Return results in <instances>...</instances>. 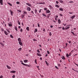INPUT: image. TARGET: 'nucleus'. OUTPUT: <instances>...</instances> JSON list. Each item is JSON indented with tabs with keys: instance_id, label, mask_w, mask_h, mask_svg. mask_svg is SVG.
<instances>
[{
	"instance_id": "338daca9",
	"label": "nucleus",
	"mask_w": 78,
	"mask_h": 78,
	"mask_svg": "<svg viewBox=\"0 0 78 78\" xmlns=\"http://www.w3.org/2000/svg\"><path fill=\"white\" fill-rule=\"evenodd\" d=\"M56 18H58V15H56L55 16V17Z\"/></svg>"
},
{
	"instance_id": "423d86ee",
	"label": "nucleus",
	"mask_w": 78,
	"mask_h": 78,
	"mask_svg": "<svg viewBox=\"0 0 78 78\" xmlns=\"http://www.w3.org/2000/svg\"><path fill=\"white\" fill-rule=\"evenodd\" d=\"M4 33L5 34V35H8V34H9V33H8V32L5 30L4 31Z\"/></svg>"
},
{
	"instance_id": "f3484780",
	"label": "nucleus",
	"mask_w": 78,
	"mask_h": 78,
	"mask_svg": "<svg viewBox=\"0 0 78 78\" xmlns=\"http://www.w3.org/2000/svg\"><path fill=\"white\" fill-rule=\"evenodd\" d=\"M16 72L15 71H12L10 72V73H16Z\"/></svg>"
},
{
	"instance_id": "dca6fc26",
	"label": "nucleus",
	"mask_w": 78,
	"mask_h": 78,
	"mask_svg": "<svg viewBox=\"0 0 78 78\" xmlns=\"http://www.w3.org/2000/svg\"><path fill=\"white\" fill-rule=\"evenodd\" d=\"M5 30L9 33H10V31H9V30L8 29H6Z\"/></svg>"
},
{
	"instance_id": "f704fd0d",
	"label": "nucleus",
	"mask_w": 78,
	"mask_h": 78,
	"mask_svg": "<svg viewBox=\"0 0 78 78\" xmlns=\"http://www.w3.org/2000/svg\"><path fill=\"white\" fill-rule=\"evenodd\" d=\"M49 35L50 36H51L52 34H51V32H49Z\"/></svg>"
},
{
	"instance_id": "37998d69",
	"label": "nucleus",
	"mask_w": 78,
	"mask_h": 78,
	"mask_svg": "<svg viewBox=\"0 0 78 78\" xmlns=\"http://www.w3.org/2000/svg\"><path fill=\"white\" fill-rule=\"evenodd\" d=\"M1 30H2V31H4L5 30H4V29L3 28H1Z\"/></svg>"
},
{
	"instance_id": "5fc2aeb1",
	"label": "nucleus",
	"mask_w": 78,
	"mask_h": 78,
	"mask_svg": "<svg viewBox=\"0 0 78 78\" xmlns=\"http://www.w3.org/2000/svg\"><path fill=\"white\" fill-rule=\"evenodd\" d=\"M37 51L38 53H40V51H39V49L37 50Z\"/></svg>"
},
{
	"instance_id": "c85d7f7f",
	"label": "nucleus",
	"mask_w": 78,
	"mask_h": 78,
	"mask_svg": "<svg viewBox=\"0 0 78 78\" xmlns=\"http://www.w3.org/2000/svg\"><path fill=\"white\" fill-rule=\"evenodd\" d=\"M37 29H35V30L34 31V33H36V32H37Z\"/></svg>"
},
{
	"instance_id": "a19ab883",
	"label": "nucleus",
	"mask_w": 78,
	"mask_h": 78,
	"mask_svg": "<svg viewBox=\"0 0 78 78\" xmlns=\"http://www.w3.org/2000/svg\"><path fill=\"white\" fill-rule=\"evenodd\" d=\"M17 11H18L19 12H22V11L20 9H19L18 10H17Z\"/></svg>"
},
{
	"instance_id": "6e6552de",
	"label": "nucleus",
	"mask_w": 78,
	"mask_h": 78,
	"mask_svg": "<svg viewBox=\"0 0 78 78\" xmlns=\"http://www.w3.org/2000/svg\"><path fill=\"white\" fill-rule=\"evenodd\" d=\"M48 7H49V9H50V10L51 9H53V7H52V6H51V5H49Z\"/></svg>"
},
{
	"instance_id": "e2e57ef3",
	"label": "nucleus",
	"mask_w": 78,
	"mask_h": 78,
	"mask_svg": "<svg viewBox=\"0 0 78 78\" xmlns=\"http://www.w3.org/2000/svg\"><path fill=\"white\" fill-rule=\"evenodd\" d=\"M50 28H53V26L52 25H51L50 27Z\"/></svg>"
},
{
	"instance_id": "4d7b16f0",
	"label": "nucleus",
	"mask_w": 78,
	"mask_h": 78,
	"mask_svg": "<svg viewBox=\"0 0 78 78\" xmlns=\"http://www.w3.org/2000/svg\"><path fill=\"white\" fill-rule=\"evenodd\" d=\"M55 20H58V18L55 17Z\"/></svg>"
},
{
	"instance_id": "b1692460",
	"label": "nucleus",
	"mask_w": 78,
	"mask_h": 78,
	"mask_svg": "<svg viewBox=\"0 0 78 78\" xmlns=\"http://www.w3.org/2000/svg\"><path fill=\"white\" fill-rule=\"evenodd\" d=\"M45 3L44 2H39V3H38V4H45Z\"/></svg>"
},
{
	"instance_id": "5701e85b",
	"label": "nucleus",
	"mask_w": 78,
	"mask_h": 78,
	"mask_svg": "<svg viewBox=\"0 0 78 78\" xmlns=\"http://www.w3.org/2000/svg\"><path fill=\"white\" fill-rule=\"evenodd\" d=\"M59 10L60 11H63L64 10H63V9L62 8H60V9H59Z\"/></svg>"
},
{
	"instance_id": "412c9836",
	"label": "nucleus",
	"mask_w": 78,
	"mask_h": 78,
	"mask_svg": "<svg viewBox=\"0 0 78 78\" xmlns=\"http://www.w3.org/2000/svg\"><path fill=\"white\" fill-rule=\"evenodd\" d=\"M24 62L25 63H27V62H28V60H23Z\"/></svg>"
},
{
	"instance_id": "393cba45",
	"label": "nucleus",
	"mask_w": 78,
	"mask_h": 78,
	"mask_svg": "<svg viewBox=\"0 0 78 78\" xmlns=\"http://www.w3.org/2000/svg\"><path fill=\"white\" fill-rule=\"evenodd\" d=\"M34 11H35V14H36V13H37V9H35Z\"/></svg>"
},
{
	"instance_id": "49530a36",
	"label": "nucleus",
	"mask_w": 78,
	"mask_h": 78,
	"mask_svg": "<svg viewBox=\"0 0 78 78\" xmlns=\"http://www.w3.org/2000/svg\"><path fill=\"white\" fill-rule=\"evenodd\" d=\"M41 10H42V9H40L39 10V13H41Z\"/></svg>"
},
{
	"instance_id": "473e14b6",
	"label": "nucleus",
	"mask_w": 78,
	"mask_h": 78,
	"mask_svg": "<svg viewBox=\"0 0 78 78\" xmlns=\"http://www.w3.org/2000/svg\"><path fill=\"white\" fill-rule=\"evenodd\" d=\"M55 7H56V8H59V6L58 5H55Z\"/></svg>"
},
{
	"instance_id": "3c124183",
	"label": "nucleus",
	"mask_w": 78,
	"mask_h": 78,
	"mask_svg": "<svg viewBox=\"0 0 78 78\" xmlns=\"http://www.w3.org/2000/svg\"><path fill=\"white\" fill-rule=\"evenodd\" d=\"M69 3H73V1H69Z\"/></svg>"
},
{
	"instance_id": "9b49d317",
	"label": "nucleus",
	"mask_w": 78,
	"mask_h": 78,
	"mask_svg": "<svg viewBox=\"0 0 78 78\" xmlns=\"http://www.w3.org/2000/svg\"><path fill=\"white\" fill-rule=\"evenodd\" d=\"M76 17V16L75 15H73V16H72L71 17L72 19H73L74 18H75Z\"/></svg>"
},
{
	"instance_id": "680f3d73",
	"label": "nucleus",
	"mask_w": 78,
	"mask_h": 78,
	"mask_svg": "<svg viewBox=\"0 0 78 78\" xmlns=\"http://www.w3.org/2000/svg\"><path fill=\"white\" fill-rule=\"evenodd\" d=\"M12 78H15V75H13L12 76Z\"/></svg>"
},
{
	"instance_id": "a878e982",
	"label": "nucleus",
	"mask_w": 78,
	"mask_h": 78,
	"mask_svg": "<svg viewBox=\"0 0 78 78\" xmlns=\"http://www.w3.org/2000/svg\"><path fill=\"white\" fill-rule=\"evenodd\" d=\"M0 44H1V45H2V46H4V44H3L2 42H0Z\"/></svg>"
},
{
	"instance_id": "864d4df0",
	"label": "nucleus",
	"mask_w": 78,
	"mask_h": 78,
	"mask_svg": "<svg viewBox=\"0 0 78 78\" xmlns=\"http://www.w3.org/2000/svg\"><path fill=\"white\" fill-rule=\"evenodd\" d=\"M23 14H27V12H25Z\"/></svg>"
},
{
	"instance_id": "69168bd1",
	"label": "nucleus",
	"mask_w": 78,
	"mask_h": 78,
	"mask_svg": "<svg viewBox=\"0 0 78 78\" xmlns=\"http://www.w3.org/2000/svg\"><path fill=\"white\" fill-rule=\"evenodd\" d=\"M59 15L61 16H63V15H62V14H59Z\"/></svg>"
},
{
	"instance_id": "de8ad7c7",
	"label": "nucleus",
	"mask_w": 78,
	"mask_h": 78,
	"mask_svg": "<svg viewBox=\"0 0 78 78\" xmlns=\"http://www.w3.org/2000/svg\"><path fill=\"white\" fill-rule=\"evenodd\" d=\"M37 26L38 28H40V25H39V23H37Z\"/></svg>"
},
{
	"instance_id": "13d9d810",
	"label": "nucleus",
	"mask_w": 78,
	"mask_h": 78,
	"mask_svg": "<svg viewBox=\"0 0 78 78\" xmlns=\"http://www.w3.org/2000/svg\"><path fill=\"white\" fill-rule=\"evenodd\" d=\"M47 52L48 54H50V52H49V51H47Z\"/></svg>"
},
{
	"instance_id": "2f4dec72",
	"label": "nucleus",
	"mask_w": 78,
	"mask_h": 78,
	"mask_svg": "<svg viewBox=\"0 0 78 78\" xmlns=\"http://www.w3.org/2000/svg\"><path fill=\"white\" fill-rule=\"evenodd\" d=\"M34 62H35V64H37V59H35L34 60Z\"/></svg>"
},
{
	"instance_id": "774afa93",
	"label": "nucleus",
	"mask_w": 78,
	"mask_h": 78,
	"mask_svg": "<svg viewBox=\"0 0 78 78\" xmlns=\"http://www.w3.org/2000/svg\"><path fill=\"white\" fill-rule=\"evenodd\" d=\"M53 22H54V23H56V21L55 20H53Z\"/></svg>"
},
{
	"instance_id": "c03bdc74",
	"label": "nucleus",
	"mask_w": 78,
	"mask_h": 78,
	"mask_svg": "<svg viewBox=\"0 0 78 78\" xmlns=\"http://www.w3.org/2000/svg\"><path fill=\"white\" fill-rule=\"evenodd\" d=\"M16 3L18 5H19V4H20V2H16Z\"/></svg>"
},
{
	"instance_id": "79ce46f5",
	"label": "nucleus",
	"mask_w": 78,
	"mask_h": 78,
	"mask_svg": "<svg viewBox=\"0 0 78 78\" xmlns=\"http://www.w3.org/2000/svg\"><path fill=\"white\" fill-rule=\"evenodd\" d=\"M44 11H47V8H44Z\"/></svg>"
},
{
	"instance_id": "72a5a7b5",
	"label": "nucleus",
	"mask_w": 78,
	"mask_h": 78,
	"mask_svg": "<svg viewBox=\"0 0 78 78\" xmlns=\"http://www.w3.org/2000/svg\"><path fill=\"white\" fill-rule=\"evenodd\" d=\"M71 55H68V54H66V57H69V56H71Z\"/></svg>"
},
{
	"instance_id": "4468645a",
	"label": "nucleus",
	"mask_w": 78,
	"mask_h": 78,
	"mask_svg": "<svg viewBox=\"0 0 78 78\" xmlns=\"http://www.w3.org/2000/svg\"><path fill=\"white\" fill-rule=\"evenodd\" d=\"M0 3L1 5H3V0H0Z\"/></svg>"
},
{
	"instance_id": "f8f14e48",
	"label": "nucleus",
	"mask_w": 78,
	"mask_h": 78,
	"mask_svg": "<svg viewBox=\"0 0 78 78\" xmlns=\"http://www.w3.org/2000/svg\"><path fill=\"white\" fill-rule=\"evenodd\" d=\"M18 41L19 42H21L22 41V40H21V38H18Z\"/></svg>"
},
{
	"instance_id": "bb28decb",
	"label": "nucleus",
	"mask_w": 78,
	"mask_h": 78,
	"mask_svg": "<svg viewBox=\"0 0 78 78\" xmlns=\"http://www.w3.org/2000/svg\"><path fill=\"white\" fill-rule=\"evenodd\" d=\"M59 2L60 3H63V1L61 0H58Z\"/></svg>"
},
{
	"instance_id": "6e6d98bb",
	"label": "nucleus",
	"mask_w": 78,
	"mask_h": 78,
	"mask_svg": "<svg viewBox=\"0 0 78 78\" xmlns=\"http://www.w3.org/2000/svg\"><path fill=\"white\" fill-rule=\"evenodd\" d=\"M43 31H44V32H45V29L44 28L43 29Z\"/></svg>"
},
{
	"instance_id": "c9c22d12",
	"label": "nucleus",
	"mask_w": 78,
	"mask_h": 78,
	"mask_svg": "<svg viewBox=\"0 0 78 78\" xmlns=\"http://www.w3.org/2000/svg\"><path fill=\"white\" fill-rule=\"evenodd\" d=\"M10 37H11V38H12V39H13V36H12V34L10 35Z\"/></svg>"
},
{
	"instance_id": "7c9ffc66",
	"label": "nucleus",
	"mask_w": 78,
	"mask_h": 78,
	"mask_svg": "<svg viewBox=\"0 0 78 78\" xmlns=\"http://www.w3.org/2000/svg\"><path fill=\"white\" fill-rule=\"evenodd\" d=\"M42 15H43V16H44V17H47V16H46V15L44 13H43L42 14Z\"/></svg>"
},
{
	"instance_id": "bf43d9fd",
	"label": "nucleus",
	"mask_w": 78,
	"mask_h": 78,
	"mask_svg": "<svg viewBox=\"0 0 78 78\" xmlns=\"http://www.w3.org/2000/svg\"><path fill=\"white\" fill-rule=\"evenodd\" d=\"M3 76L2 75H1L0 77V78H3Z\"/></svg>"
},
{
	"instance_id": "6ab92c4d",
	"label": "nucleus",
	"mask_w": 78,
	"mask_h": 78,
	"mask_svg": "<svg viewBox=\"0 0 78 78\" xmlns=\"http://www.w3.org/2000/svg\"><path fill=\"white\" fill-rule=\"evenodd\" d=\"M37 55L38 56H42V55L40 54L39 53H37Z\"/></svg>"
},
{
	"instance_id": "39448f33",
	"label": "nucleus",
	"mask_w": 78,
	"mask_h": 78,
	"mask_svg": "<svg viewBox=\"0 0 78 78\" xmlns=\"http://www.w3.org/2000/svg\"><path fill=\"white\" fill-rule=\"evenodd\" d=\"M51 12H50V10L48 9L47 10L46 12H45L46 14H48V13H50Z\"/></svg>"
},
{
	"instance_id": "603ef678",
	"label": "nucleus",
	"mask_w": 78,
	"mask_h": 78,
	"mask_svg": "<svg viewBox=\"0 0 78 78\" xmlns=\"http://www.w3.org/2000/svg\"><path fill=\"white\" fill-rule=\"evenodd\" d=\"M18 24H19V25H20V22L19 21H18Z\"/></svg>"
},
{
	"instance_id": "aec40b11",
	"label": "nucleus",
	"mask_w": 78,
	"mask_h": 78,
	"mask_svg": "<svg viewBox=\"0 0 78 78\" xmlns=\"http://www.w3.org/2000/svg\"><path fill=\"white\" fill-rule=\"evenodd\" d=\"M61 58L62 59H63V60H65V59H66V58H65L64 56H62V57Z\"/></svg>"
},
{
	"instance_id": "a18cd8bd",
	"label": "nucleus",
	"mask_w": 78,
	"mask_h": 78,
	"mask_svg": "<svg viewBox=\"0 0 78 78\" xmlns=\"http://www.w3.org/2000/svg\"><path fill=\"white\" fill-rule=\"evenodd\" d=\"M55 67L56 69H59V68H58V67L56 66H55Z\"/></svg>"
},
{
	"instance_id": "a211bd4d",
	"label": "nucleus",
	"mask_w": 78,
	"mask_h": 78,
	"mask_svg": "<svg viewBox=\"0 0 78 78\" xmlns=\"http://www.w3.org/2000/svg\"><path fill=\"white\" fill-rule=\"evenodd\" d=\"M26 30L27 31H30V27H28L26 28Z\"/></svg>"
},
{
	"instance_id": "ea45409f",
	"label": "nucleus",
	"mask_w": 78,
	"mask_h": 78,
	"mask_svg": "<svg viewBox=\"0 0 78 78\" xmlns=\"http://www.w3.org/2000/svg\"><path fill=\"white\" fill-rule=\"evenodd\" d=\"M20 31L21 33H22L23 32V29H21L20 30Z\"/></svg>"
},
{
	"instance_id": "052dcab7",
	"label": "nucleus",
	"mask_w": 78,
	"mask_h": 78,
	"mask_svg": "<svg viewBox=\"0 0 78 78\" xmlns=\"http://www.w3.org/2000/svg\"><path fill=\"white\" fill-rule=\"evenodd\" d=\"M62 30H65V28H64V27H63L62 28Z\"/></svg>"
},
{
	"instance_id": "c756f323",
	"label": "nucleus",
	"mask_w": 78,
	"mask_h": 78,
	"mask_svg": "<svg viewBox=\"0 0 78 78\" xmlns=\"http://www.w3.org/2000/svg\"><path fill=\"white\" fill-rule=\"evenodd\" d=\"M7 3H8V4L9 5H10V6H12V4H11V3L7 2Z\"/></svg>"
},
{
	"instance_id": "0e129e2a",
	"label": "nucleus",
	"mask_w": 78,
	"mask_h": 78,
	"mask_svg": "<svg viewBox=\"0 0 78 78\" xmlns=\"http://www.w3.org/2000/svg\"><path fill=\"white\" fill-rule=\"evenodd\" d=\"M69 13L70 14H73V12H69Z\"/></svg>"
},
{
	"instance_id": "09e8293b",
	"label": "nucleus",
	"mask_w": 78,
	"mask_h": 78,
	"mask_svg": "<svg viewBox=\"0 0 78 78\" xmlns=\"http://www.w3.org/2000/svg\"><path fill=\"white\" fill-rule=\"evenodd\" d=\"M31 14H34V12L33 11H31Z\"/></svg>"
},
{
	"instance_id": "8fccbe9b",
	"label": "nucleus",
	"mask_w": 78,
	"mask_h": 78,
	"mask_svg": "<svg viewBox=\"0 0 78 78\" xmlns=\"http://www.w3.org/2000/svg\"><path fill=\"white\" fill-rule=\"evenodd\" d=\"M55 3H56V4H58V3H59V2H58V1H56Z\"/></svg>"
},
{
	"instance_id": "f03ea898",
	"label": "nucleus",
	"mask_w": 78,
	"mask_h": 78,
	"mask_svg": "<svg viewBox=\"0 0 78 78\" xmlns=\"http://www.w3.org/2000/svg\"><path fill=\"white\" fill-rule=\"evenodd\" d=\"M26 4L27 5V6H30V7H31V4L30 3L28 2L26 3Z\"/></svg>"
},
{
	"instance_id": "f257e3e1",
	"label": "nucleus",
	"mask_w": 78,
	"mask_h": 78,
	"mask_svg": "<svg viewBox=\"0 0 78 78\" xmlns=\"http://www.w3.org/2000/svg\"><path fill=\"white\" fill-rule=\"evenodd\" d=\"M20 62H21V64H23V65L24 66H27V67H30V66L27 64H24L23 62V61H20Z\"/></svg>"
},
{
	"instance_id": "7ed1b4c3",
	"label": "nucleus",
	"mask_w": 78,
	"mask_h": 78,
	"mask_svg": "<svg viewBox=\"0 0 78 78\" xmlns=\"http://www.w3.org/2000/svg\"><path fill=\"white\" fill-rule=\"evenodd\" d=\"M70 27L69 26H68V25H67L66 26V27L65 28V30H68L69 29Z\"/></svg>"
},
{
	"instance_id": "4c0bfd02",
	"label": "nucleus",
	"mask_w": 78,
	"mask_h": 78,
	"mask_svg": "<svg viewBox=\"0 0 78 78\" xmlns=\"http://www.w3.org/2000/svg\"><path fill=\"white\" fill-rule=\"evenodd\" d=\"M71 33H72V34H73V35H75V34L74 33V32H72V31H71Z\"/></svg>"
},
{
	"instance_id": "ddd939ff",
	"label": "nucleus",
	"mask_w": 78,
	"mask_h": 78,
	"mask_svg": "<svg viewBox=\"0 0 78 78\" xmlns=\"http://www.w3.org/2000/svg\"><path fill=\"white\" fill-rule=\"evenodd\" d=\"M8 25L9 27H12V23H11V22H10V23H8Z\"/></svg>"
},
{
	"instance_id": "9d476101",
	"label": "nucleus",
	"mask_w": 78,
	"mask_h": 78,
	"mask_svg": "<svg viewBox=\"0 0 78 78\" xmlns=\"http://www.w3.org/2000/svg\"><path fill=\"white\" fill-rule=\"evenodd\" d=\"M58 23L59 24H61V20L59 19L58 20Z\"/></svg>"
},
{
	"instance_id": "e433bc0d",
	"label": "nucleus",
	"mask_w": 78,
	"mask_h": 78,
	"mask_svg": "<svg viewBox=\"0 0 78 78\" xmlns=\"http://www.w3.org/2000/svg\"><path fill=\"white\" fill-rule=\"evenodd\" d=\"M45 62L47 66H48V63L47 62V61H45Z\"/></svg>"
},
{
	"instance_id": "cd10ccee",
	"label": "nucleus",
	"mask_w": 78,
	"mask_h": 78,
	"mask_svg": "<svg viewBox=\"0 0 78 78\" xmlns=\"http://www.w3.org/2000/svg\"><path fill=\"white\" fill-rule=\"evenodd\" d=\"M18 50V51H20L22 50V48H19Z\"/></svg>"
},
{
	"instance_id": "58836bf2",
	"label": "nucleus",
	"mask_w": 78,
	"mask_h": 78,
	"mask_svg": "<svg viewBox=\"0 0 78 78\" xmlns=\"http://www.w3.org/2000/svg\"><path fill=\"white\" fill-rule=\"evenodd\" d=\"M57 65L58 66V67H61V64L58 63L57 64Z\"/></svg>"
},
{
	"instance_id": "4be33fe9",
	"label": "nucleus",
	"mask_w": 78,
	"mask_h": 78,
	"mask_svg": "<svg viewBox=\"0 0 78 78\" xmlns=\"http://www.w3.org/2000/svg\"><path fill=\"white\" fill-rule=\"evenodd\" d=\"M6 67L9 69H11V67L8 65H6Z\"/></svg>"
},
{
	"instance_id": "0eeeda50",
	"label": "nucleus",
	"mask_w": 78,
	"mask_h": 78,
	"mask_svg": "<svg viewBox=\"0 0 78 78\" xmlns=\"http://www.w3.org/2000/svg\"><path fill=\"white\" fill-rule=\"evenodd\" d=\"M19 44L21 46H22L23 45V43L22 41L19 42Z\"/></svg>"
},
{
	"instance_id": "1a4fd4ad",
	"label": "nucleus",
	"mask_w": 78,
	"mask_h": 78,
	"mask_svg": "<svg viewBox=\"0 0 78 78\" xmlns=\"http://www.w3.org/2000/svg\"><path fill=\"white\" fill-rule=\"evenodd\" d=\"M10 14L11 16H13V12H12V11L10 9Z\"/></svg>"
},
{
	"instance_id": "2eb2a0df",
	"label": "nucleus",
	"mask_w": 78,
	"mask_h": 78,
	"mask_svg": "<svg viewBox=\"0 0 78 78\" xmlns=\"http://www.w3.org/2000/svg\"><path fill=\"white\" fill-rule=\"evenodd\" d=\"M14 28L15 30H16V31H18V30H17V27L15 26L14 27Z\"/></svg>"
},
{
	"instance_id": "20e7f679",
	"label": "nucleus",
	"mask_w": 78,
	"mask_h": 78,
	"mask_svg": "<svg viewBox=\"0 0 78 78\" xmlns=\"http://www.w3.org/2000/svg\"><path fill=\"white\" fill-rule=\"evenodd\" d=\"M27 10L28 11H31V8L29 7H27Z\"/></svg>"
}]
</instances>
